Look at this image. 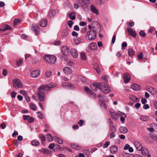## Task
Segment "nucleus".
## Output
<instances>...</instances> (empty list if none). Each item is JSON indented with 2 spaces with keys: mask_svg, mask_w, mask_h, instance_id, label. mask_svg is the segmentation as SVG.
<instances>
[{
  "mask_svg": "<svg viewBox=\"0 0 157 157\" xmlns=\"http://www.w3.org/2000/svg\"><path fill=\"white\" fill-rule=\"evenodd\" d=\"M149 117L147 116H142L140 117V119L142 121H146L149 120Z\"/></svg>",
  "mask_w": 157,
  "mask_h": 157,
  "instance_id": "nucleus-34",
  "label": "nucleus"
},
{
  "mask_svg": "<svg viewBox=\"0 0 157 157\" xmlns=\"http://www.w3.org/2000/svg\"><path fill=\"white\" fill-rule=\"evenodd\" d=\"M54 140L57 142L58 143L60 144H62L63 143V141L61 139L55 136L54 137Z\"/></svg>",
  "mask_w": 157,
  "mask_h": 157,
  "instance_id": "nucleus-33",
  "label": "nucleus"
},
{
  "mask_svg": "<svg viewBox=\"0 0 157 157\" xmlns=\"http://www.w3.org/2000/svg\"><path fill=\"white\" fill-rule=\"evenodd\" d=\"M74 40L76 44H78L82 42V40L79 37L75 36L74 38Z\"/></svg>",
  "mask_w": 157,
  "mask_h": 157,
  "instance_id": "nucleus-20",
  "label": "nucleus"
},
{
  "mask_svg": "<svg viewBox=\"0 0 157 157\" xmlns=\"http://www.w3.org/2000/svg\"><path fill=\"white\" fill-rule=\"evenodd\" d=\"M118 148L117 146L113 145L110 147V151L112 154H114L116 153L117 151Z\"/></svg>",
  "mask_w": 157,
  "mask_h": 157,
  "instance_id": "nucleus-21",
  "label": "nucleus"
},
{
  "mask_svg": "<svg viewBox=\"0 0 157 157\" xmlns=\"http://www.w3.org/2000/svg\"><path fill=\"white\" fill-rule=\"evenodd\" d=\"M55 146V145L54 144H50L48 146V148L51 149H53Z\"/></svg>",
  "mask_w": 157,
  "mask_h": 157,
  "instance_id": "nucleus-59",
  "label": "nucleus"
},
{
  "mask_svg": "<svg viewBox=\"0 0 157 157\" xmlns=\"http://www.w3.org/2000/svg\"><path fill=\"white\" fill-rule=\"evenodd\" d=\"M109 112L112 118L115 120H117L118 118V116L114 111L113 109H110Z\"/></svg>",
  "mask_w": 157,
  "mask_h": 157,
  "instance_id": "nucleus-14",
  "label": "nucleus"
},
{
  "mask_svg": "<svg viewBox=\"0 0 157 157\" xmlns=\"http://www.w3.org/2000/svg\"><path fill=\"white\" fill-rule=\"evenodd\" d=\"M51 75L52 72L50 71H48L45 73V76L46 78H49Z\"/></svg>",
  "mask_w": 157,
  "mask_h": 157,
  "instance_id": "nucleus-45",
  "label": "nucleus"
},
{
  "mask_svg": "<svg viewBox=\"0 0 157 157\" xmlns=\"http://www.w3.org/2000/svg\"><path fill=\"white\" fill-rule=\"evenodd\" d=\"M40 74V71L39 70H36L32 71L30 74V76L32 77L35 78L38 76Z\"/></svg>",
  "mask_w": 157,
  "mask_h": 157,
  "instance_id": "nucleus-13",
  "label": "nucleus"
},
{
  "mask_svg": "<svg viewBox=\"0 0 157 157\" xmlns=\"http://www.w3.org/2000/svg\"><path fill=\"white\" fill-rule=\"evenodd\" d=\"M40 138L42 140L43 142H44L45 141V140H46L45 137V136L44 135H40Z\"/></svg>",
  "mask_w": 157,
  "mask_h": 157,
  "instance_id": "nucleus-54",
  "label": "nucleus"
},
{
  "mask_svg": "<svg viewBox=\"0 0 157 157\" xmlns=\"http://www.w3.org/2000/svg\"><path fill=\"white\" fill-rule=\"evenodd\" d=\"M32 29L36 34H37L38 33L39 31V28L38 25H33Z\"/></svg>",
  "mask_w": 157,
  "mask_h": 157,
  "instance_id": "nucleus-29",
  "label": "nucleus"
},
{
  "mask_svg": "<svg viewBox=\"0 0 157 157\" xmlns=\"http://www.w3.org/2000/svg\"><path fill=\"white\" fill-rule=\"evenodd\" d=\"M101 83L95 82L90 85L91 88L95 91H97L98 89H100Z\"/></svg>",
  "mask_w": 157,
  "mask_h": 157,
  "instance_id": "nucleus-8",
  "label": "nucleus"
},
{
  "mask_svg": "<svg viewBox=\"0 0 157 157\" xmlns=\"http://www.w3.org/2000/svg\"><path fill=\"white\" fill-rule=\"evenodd\" d=\"M56 11L53 10H50L48 12V16L50 17H54L56 15Z\"/></svg>",
  "mask_w": 157,
  "mask_h": 157,
  "instance_id": "nucleus-26",
  "label": "nucleus"
},
{
  "mask_svg": "<svg viewBox=\"0 0 157 157\" xmlns=\"http://www.w3.org/2000/svg\"><path fill=\"white\" fill-rule=\"evenodd\" d=\"M147 101V100L144 98H142L141 99V102L143 104H145Z\"/></svg>",
  "mask_w": 157,
  "mask_h": 157,
  "instance_id": "nucleus-64",
  "label": "nucleus"
},
{
  "mask_svg": "<svg viewBox=\"0 0 157 157\" xmlns=\"http://www.w3.org/2000/svg\"><path fill=\"white\" fill-rule=\"evenodd\" d=\"M120 131L121 133H124L128 132V129L125 127H121L120 128Z\"/></svg>",
  "mask_w": 157,
  "mask_h": 157,
  "instance_id": "nucleus-32",
  "label": "nucleus"
},
{
  "mask_svg": "<svg viewBox=\"0 0 157 157\" xmlns=\"http://www.w3.org/2000/svg\"><path fill=\"white\" fill-rule=\"evenodd\" d=\"M47 22L46 19H43L40 22V25L42 27H44L47 25Z\"/></svg>",
  "mask_w": 157,
  "mask_h": 157,
  "instance_id": "nucleus-27",
  "label": "nucleus"
},
{
  "mask_svg": "<svg viewBox=\"0 0 157 157\" xmlns=\"http://www.w3.org/2000/svg\"><path fill=\"white\" fill-rule=\"evenodd\" d=\"M150 89H151V90H152V94L154 95L155 94L157 93V90L156 89H155L152 87H150Z\"/></svg>",
  "mask_w": 157,
  "mask_h": 157,
  "instance_id": "nucleus-48",
  "label": "nucleus"
},
{
  "mask_svg": "<svg viewBox=\"0 0 157 157\" xmlns=\"http://www.w3.org/2000/svg\"><path fill=\"white\" fill-rule=\"evenodd\" d=\"M20 93L22 94V95H23L24 97L27 95V94L26 93V92L24 90H21L20 91Z\"/></svg>",
  "mask_w": 157,
  "mask_h": 157,
  "instance_id": "nucleus-51",
  "label": "nucleus"
},
{
  "mask_svg": "<svg viewBox=\"0 0 157 157\" xmlns=\"http://www.w3.org/2000/svg\"><path fill=\"white\" fill-rule=\"evenodd\" d=\"M85 91L86 93H90V90L87 87L85 88Z\"/></svg>",
  "mask_w": 157,
  "mask_h": 157,
  "instance_id": "nucleus-63",
  "label": "nucleus"
},
{
  "mask_svg": "<svg viewBox=\"0 0 157 157\" xmlns=\"http://www.w3.org/2000/svg\"><path fill=\"white\" fill-rule=\"evenodd\" d=\"M109 129L110 132H114L116 131V129L113 125V124L112 122L110 123Z\"/></svg>",
  "mask_w": 157,
  "mask_h": 157,
  "instance_id": "nucleus-31",
  "label": "nucleus"
},
{
  "mask_svg": "<svg viewBox=\"0 0 157 157\" xmlns=\"http://www.w3.org/2000/svg\"><path fill=\"white\" fill-rule=\"evenodd\" d=\"M16 95V93L14 91L11 93V96L12 98H15Z\"/></svg>",
  "mask_w": 157,
  "mask_h": 157,
  "instance_id": "nucleus-61",
  "label": "nucleus"
},
{
  "mask_svg": "<svg viewBox=\"0 0 157 157\" xmlns=\"http://www.w3.org/2000/svg\"><path fill=\"white\" fill-rule=\"evenodd\" d=\"M109 144L110 142L109 141H106L103 146V148H105L107 147L109 145Z\"/></svg>",
  "mask_w": 157,
  "mask_h": 157,
  "instance_id": "nucleus-55",
  "label": "nucleus"
},
{
  "mask_svg": "<svg viewBox=\"0 0 157 157\" xmlns=\"http://www.w3.org/2000/svg\"><path fill=\"white\" fill-rule=\"evenodd\" d=\"M69 17L70 19L74 20L76 18V14L75 12H72L68 14Z\"/></svg>",
  "mask_w": 157,
  "mask_h": 157,
  "instance_id": "nucleus-24",
  "label": "nucleus"
},
{
  "mask_svg": "<svg viewBox=\"0 0 157 157\" xmlns=\"http://www.w3.org/2000/svg\"><path fill=\"white\" fill-rule=\"evenodd\" d=\"M89 0H76L77 3L83 9H84L87 7V4Z\"/></svg>",
  "mask_w": 157,
  "mask_h": 157,
  "instance_id": "nucleus-5",
  "label": "nucleus"
},
{
  "mask_svg": "<svg viewBox=\"0 0 157 157\" xmlns=\"http://www.w3.org/2000/svg\"><path fill=\"white\" fill-rule=\"evenodd\" d=\"M127 29L129 35L133 37H136V33L135 30L130 27L127 28Z\"/></svg>",
  "mask_w": 157,
  "mask_h": 157,
  "instance_id": "nucleus-11",
  "label": "nucleus"
},
{
  "mask_svg": "<svg viewBox=\"0 0 157 157\" xmlns=\"http://www.w3.org/2000/svg\"><path fill=\"white\" fill-rule=\"evenodd\" d=\"M127 43L126 42H124L122 44V49H124V48L126 47L127 46Z\"/></svg>",
  "mask_w": 157,
  "mask_h": 157,
  "instance_id": "nucleus-57",
  "label": "nucleus"
},
{
  "mask_svg": "<svg viewBox=\"0 0 157 157\" xmlns=\"http://www.w3.org/2000/svg\"><path fill=\"white\" fill-rule=\"evenodd\" d=\"M62 86L64 87H71L73 88L74 86L71 83L66 82H63L62 84Z\"/></svg>",
  "mask_w": 157,
  "mask_h": 157,
  "instance_id": "nucleus-22",
  "label": "nucleus"
},
{
  "mask_svg": "<svg viewBox=\"0 0 157 157\" xmlns=\"http://www.w3.org/2000/svg\"><path fill=\"white\" fill-rule=\"evenodd\" d=\"M37 113L38 115V116L40 117L41 119H43L44 118V116L43 115L41 114L39 112H38Z\"/></svg>",
  "mask_w": 157,
  "mask_h": 157,
  "instance_id": "nucleus-56",
  "label": "nucleus"
},
{
  "mask_svg": "<svg viewBox=\"0 0 157 157\" xmlns=\"http://www.w3.org/2000/svg\"><path fill=\"white\" fill-rule=\"evenodd\" d=\"M90 9L91 11L96 15H98L99 14L98 10L96 9V7L93 5H90Z\"/></svg>",
  "mask_w": 157,
  "mask_h": 157,
  "instance_id": "nucleus-17",
  "label": "nucleus"
},
{
  "mask_svg": "<svg viewBox=\"0 0 157 157\" xmlns=\"http://www.w3.org/2000/svg\"><path fill=\"white\" fill-rule=\"evenodd\" d=\"M44 91L45 90L44 89L41 87V86L38 88L37 95L39 100L41 101H44L46 98V95L44 92Z\"/></svg>",
  "mask_w": 157,
  "mask_h": 157,
  "instance_id": "nucleus-4",
  "label": "nucleus"
},
{
  "mask_svg": "<svg viewBox=\"0 0 157 157\" xmlns=\"http://www.w3.org/2000/svg\"><path fill=\"white\" fill-rule=\"evenodd\" d=\"M62 52L64 55L68 56L69 54V48L67 46H64L61 48Z\"/></svg>",
  "mask_w": 157,
  "mask_h": 157,
  "instance_id": "nucleus-12",
  "label": "nucleus"
},
{
  "mask_svg": "<svg viewBox=\"0 0 157 157\" xmlns=\"http://www.w3.org/2000/svg\"><path fill=\"white\" fill-rule=\"evenodd\" d=\"M140 151H141V154L144 156H146L149 153L148 150L145 147H142V149Z\"/></svg>",
  "mask_w": 157,
  "mask_h": 157,
  "instance_id": "nucleus-19",
  "label": "nucleus"
},
{
  "mask_svg": "<svg viewBox=\"0 0 157 157\" xmlns=\"http://www.w3.org/2000/svg\"><path fill=\"white\" fill-rule=\"evenodd\" d=\"M134 144L137 150L140 151V150L142 149V146L141 143H140L138 141H135L134 142Z\"/></svg>",
  "mask_w": 157,
  "mask_h": 157,
  "instance_id": "nucleus-16",
  "label": "nucleus"
},
{
  "mask_svg": "<svg viewBox=\"0 0 157 157\" xmlns=\"http://www.w3.org/2000/svg\"><path fill=\"white\" fill-rule=\"evenodd\" d=\"M67 56H68L64 55L63 54L60 57V59L62 61L64 62L66 61L68 59L67 58Z\"/></svg>",
  "mask_w": 157,
  "mask_h": 157,
  "instance_id": "nucleus-40",
  "label": "nucleus"
},
{
  "mask_svg": "<svg viewBox=\"0 0 157 157\" xmlns=\"http://www.w3.org/2000/svg\"><path fill=\"white\" fill-rule=\"evenodd\" d=\"M79 79L81 81V82H86V78L82 76H80L79 77Z\"/></svg>",
  "mask_w": 157,
  "mask_h": 157,
  "instance_id": "nucleus-47",
  "label": "nucleus"
},
{
  "mask_svg": "<svg viewBox=\"0 0 157 157\" xmlns=\"http://www.w3.org/2000/svg\"><path fill=\"white\" fill-rule=\"evenodd\" d=\"M129 98L132 101L137 102L139 101V99L133 95H131L129 96Z\"/></svg>",
  "mask_w": 157,
  "mask_h": 157,
  "instance_id": "nucleus-25",
  "label": "nucleus"
},
{
  "mask_svg": "<svg viewBox=\"0 0 157 157\" xmlns=\"http://www.w3.org/2000/svg\"><path fill=\"white\" fill-rule=\"evenodd\" d=\"M140 35L143 37H145L146 36L145 33L143 31H141L139 32Z\"/></svg>",
  "mask_w": 157,
  "mask_h": 157,
  "instance_id": "nucleus-49",
  "label": "nucleus"
},
{
  "mask_svg": "<svg viewBox=\"0 0 157 157\" xmlns=\"http://www.w3.org/2000/svg\"><path fill=\"white\" fill-rule=\"evenodd\" d=\"M68 34V31L67 29H64L62 30L61 35L63 37H66Z\"/></svg>",
  "mask_w": 157,
  "mask_h": 157,
  "instance_id": "nucleus-35",
  "label": "nucleus"
},
{
  "mask_svg": "<svg viewBox=\"0 0 157 157\" xmlns=\"http://www.w3.org/2000/svg\"><path fill=\"white\" fill-rule=\"evenodd\" d=\"M34 119L33 117H29L28 119V122L29 123H32L34 121Z\"/></svg>",
  "mask_w": 157,
  "mask_h": 157,
  "instance_id": "nucleus-52",
  "label": "nucleus"
},
{
  "mask_svg": "<svg viewBox=\"0 0 157 157\" xmlns=\"http://www.w3.org/2000/svg\"><path fill=\"white\" fill-rule=\"evenodd\" d=\"M132 89L135 90H137L140 89V86L136 84H133L131 86Z\"/></svg>",
  "mask_w": 157,
  "mask_h": 157,
  "instance_id": "nucleus-23",
  "label": "nucleus"
},
{
  "mask_svg": "<svg viewBox=\"0 0 157 157\" xmlns=\"http://www.w3.org/2000/svg\"><path fill=\"white\" fill-rule=\"evenodd\" d=\"M73 22L71 21H69L68 22V25L70 28H71Z\"/></svg>",
  "mask_w": 157,
  "mask_h": 157,
  "instance_id": "nucleus-60",
  "label": "nucleus"
},
{
  "mask_svg": "<svg viewBox=\"0 0 157 157\" xmlns=\"http://www.w3.org/2000/svg\"><path fill=\"white\" fill-rule=\"evenodd\" d=\"M21 21V20L20 19H14L13 22V24L14 26H17L20 23Z\"/></svg>",
  "mask_w": 157,
  "mask_h": 157,
  "instance_id": "nucleus-38",
  "label": "nucleus"
},
{
  "mask_svg": "<svg viewBox=\"0 0 157 157\" xmlns=\"http://www.w3.org/2000/svg\"><path fill=\"white\" fill-rule=\"evenodd\" d=\"M71 55L75 58H76L78 56V53L77 51L74 48H72L70 51Z\"/></svg>",
  "mask_w": 157,
  "mask_h": 157,
  "instance_id": "nucleus-18",
  "label": "nucleus"
},
{
  "mask_svg": "<svg viewBox=\"0 0 157 157\" xmlns=\"http://www.w3.org/2000/svg\"><path fill=\"white\" fill-rule=\"evenodd\" d=\"M47 139L49 142H52L53 140V138L52 136L50 134H48L47 135Z\"/></svg>",
  "mask_w": 157,
  "mask_h": 157,
  "instance_id": "nucleus-43",
  "label": "nucleus"
},
{
  "mask_svg": "<svg viewBox=\"0 0 157 157\" xmlns=\"http://www.w3.org/2000/svg\"><path fill=\"white\" fill-rule=\"evenodd\" d=\"M56 84L55 83H51L48 85H41V87L44 89V90L48 91L49 89L53 88L56 86Z\"/></svg>",
  "mask_w": 157,
  "mask_h": 157,
  "instance_id": "nucleus-7",
  "label": "nucleus"
},
{
  "mask_svg": "<svg viewBox=\"0 0 157 157\" xmlns=\"http://www.w3.org/2000/svg\"><path fill=\"white\" fill-rule=\"evenodd\" d=\"M63 71L65 74L68 75L72 73V70L68 67H65L63 69Z\"/></svg>",
  "mask_w": 157,
  "mask_h": 157,
  "instance_id": "nucleus-15",
  "label": "nucleus"
},
{
  "mask_svg": "<svg viewBox=\"0 0 157 157\" xmlns=\"http://www.w3.org/2000/svg\"><path fill=\"white\" fill-rule=\"evenodd\" d=\"M40 144L39 141L35 140H33L31 142V144L32 145L36 146H38Z\"/></svg>",
  "mask_w": 157,
  "mask_h": 157,
  "instance_id": "nucleus-41",
  "label": "nucleus"
},
{
  "mask_svg": "<svg viewBox=\"0 0 157 157\" xmlns=\"http://www.w3.org/2000/svg\"><path fill=\"white\" fill-rule=\"evenodd\" d=\"M90 48L93 50L95 49L97 47L96 44L94 43L90 44Z\"/></svg>",
  "mask_w": 157,
  "mask_h": 157,
  "instance_id": "nucleus-39",
  "label": "nucleus"
},
{
  "mask_svg": "<svg viewBox=\"0 0 157 157\" xmlns=\"http://www.w3.org/2000/svg\"><path fill=\"white\" fill-rule=\"evenodd\" d=\"M128 53L129 56L132 57L134 55H135V52L133 49L129 48L128 49Z\"/></svg>",
  "mask_w": 157,
  "mask_h": 157,
  "instance_id": "nucleus-28",
  "label": "nucleus"
},
{
  "mask_svg": "<svg viewBox=\"0 0 157 157\" xmlns=\"http://www.w3.org/2000/svg\"><path fill=\"white\" fill-rule=\"evenodd\" d=\"M11 29V27L10 26L8 25H5V28L2 29V31H4L7 30H10Z\"/></svg>",
  "mask_w": 157,
  "mask_h": 157,
  "instance_id": "nucleus-42",
  "label": "nucleus"
},
{
  "mask_svg": "<svg viewBox=\"0 0 157 157\" xmlns=\"http://www.w3.org/2000/svg\"><path fill=\"white\" fill-rule=\"evenodd\" d=\"M2 129H4L6 127V125L4 122H2L0 125Z\"/></svg>",
  "mask_w": 157,
  "mask_h": 157,
  "instance_id": "nucleus-58",
  "label": "nucleus"
},
{
  "mask_svg": "<svg viewBox=\"0 0 157 157\" xmlns=\"http://www.w3.org/2000/svg\"><path fill=\"white\" fill-rule=\"evenodd\" d=\"M94 67L98 73H99L100 72V69L97 63H94Z\"/></svg>",
  "mask_w": 157,
  "mask_h": 157,
  "instance_id": "nucleus-30",
  "label": "nucleus"
},
{
  "mask_svg": "<svg viewBox=\"0 0 157 157\" xmlns=\"http://www.w3.org/2000/svg\"><path fill=\"white\" fill-rule=\"evenodd\" d=\"M13 86L15 88H21L22 87V83L18 79L15 78L13 81Z\"/></svg>",
  "mask_w": 157,
  "mask_h": 157,
  "instance_id": "nucleus-9",
  "label": "nucleus"
},
{
  "mask_svg": "<svg viewBox=\"0 0 157 157\" xmlns=\"http://www.w3.org/2000/svg\"><path fill=\"white\" fill-rule=\"evenodd\" d=\"M88 28L90 30L87 32L86 37L90 40H94L96 37L97 34L92 31L91 25H88Z\"/></svg>",
  "mask_w": 157,
  "mask_h": 157,
  "instance_id": "nucleus-2",
  "label": "nucleus"
},
{
  "mask_svg": "<svg viewBox=\"0 0 157 157\" xmlns=\"http://www.w3.org/2000/svg\"><path fill=\"white\" fill-rule=\"evenodd\" d=\"M81 58L83 60H86V54L84 52H82L81 54Z\"/></svg>",
  "mask_w": 157,
  "mask_h": 157,
  "instance_id": "nucleus-44",
  "label": "nucleus"
},
{
  "mask_svg": "<svg viewBox=\"0 0 157 157\" xmlns=\"http://www.w3.org/2000/svg\"><path fill=\"white\" fill-rule=\"evenodd\" d=\"M99 103L101 107L105 108H106V105H105V102L103 101L102 99H100L99 101Z\"/></svg>",
  "mask_w": 157,
  "mask_h": 157,
  "instance_id": "nucleus-37",
  "label": "nucleus"
},
{
  "mask_svg": "<svg viewBox=\"0 0 157 157\" xmlns=\"http://www.w3.org/2000/svg\"><path fill=\"white\" fill-rule=\"evenodd\" d=\"M143 54L142 53H140L137 56L138 59L140 60L142 59L143 58Z\"/></svg>",
  "mask_w": 157,
  "mask_h": 157,
  "instance_id": "nucleus-50",
  "label": "nucleus"
},
{
  "mask_svg": "<svg viewBox=\"0 0 157 157\" xmlns=\"http://www.w3.org/2000/svg\"><path fill=\"white\" fill-rule=\"evenodd\" d=\"M155 30V29L154 27H152L150 28L148 30V32L149 33H152L153 31Z\"/></svg>",
  "mask_w": 157,
  "mask_h": 157,
  "instance_id": "nucleus-62",
  "label": "nucleus"
},
{
  "mask_svg": "<svg viewBox=\"0 0 157 157\" xmlns=\"http://www.w3.org/2000/svg\"><path fill=\"white\" fill-rule=\"evenodd\" d=\"M30 107L31 109L33 110H36L37 109L36 105L33 103L30 104Z\"/></svg>",
  "mask_w": 157,
  "mask_h": 157,
  "instance_id": "nucleus-46",
  "label": "nucleus"
},
{
  "mask_svg": "<svg viewBox=\"0 0 157 157\" xmlns=\"http://www.w3.org/2000/svg\"><path fill=\"white\" fill-rule=\"evenodd\" d=\"M71 146L72 148L76 150H78L81 148V147L75 144H71Z\"/></svg>",
  "mask_w": 157,
  "mask_h": 157,
  "instance_id": "nucleus-36",
  "label": "nucleus"
},
{
  "mask_svg": "<svg viewBox=\"0 0 157 157\" xmlns=\"http://www.w3.org/2000/svg\"><path fill=\"white\" fill-rule=\"evenodd\" d=\"M100 90L103 93L107 94L110 91V88L109 86L107 84H103L101 83Z\"/></svg>",
  "mask_w": 157,
  "mask_h": 157,
  "instance_id": "nucleus-6",
  "label": "nucleus"
},
{
  "mask_svg": "<svg viewBox=\"0 0 157 157\" xmlns=\"http://www.w3.org/2000/svg\"><path fill=\"white\" fill-rule=\"evenodd\" d=\"M91 26L92 31L94 32H95L96 34L99 33L101 32V28L100 25L97 21H94L92 23Z\"/></svg>",
  "mask_w": 157,
  "mask_h": 157,
  "instance_id": "nucleus-1",
  "label": "nucleus"
},
{
  "mask_svg": "<svg viewBox=\"0 0 157 157\" xmlns=\"http://www.w3.org/2000/svg\"><path fill=\"white\" fill-rule=\"evenodd\" d=\"M122 77L124 79V82L125 83H127L131 79V76L128 73H125L122 75Z\"/></svg>",
  "mask_w": 157,
  "mask_h": 157,
  "instance_id": "nucleus-10",
  "label": "nucleus"
},
{
  "mask_svg": "<svg viewBox=\"0 0 157 157\" xmlns=\"http://www.w3.org/2000/svg\"><path fill=\"white\" fill-rule=\"evenodd\" d=\"M22 61H23L21 59H20L19 60H18L17 62V66H19L20 65H21L22 63Z\"/></svg>",
  "mask_w": 157,
  "mask_h": 157,
  "instance_id": "nucleus-53",
  "label": "nucleus"
},
{
  "mask_svg": "<svg viewBox=\"0 0 157 157\" xmlns=\"http://www.w3.org/2000/svg\"><path fill=\"white\" fill-rule=\"evenodd\" d=\"M45 61L49 63L54 64L56 60V58L53 55H45L43 57Z\"/></svg>",
  "mask_w": 157,
  "mask_h": 157,
  "instance_id": "nucleus-3",
  "label": "nucleus"
}]
</instances>
